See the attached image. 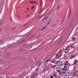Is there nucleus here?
<instances>
[{
  "mask_svg": "<svg viewBox=\"0 0 78 78\" xmlns=\"http://www.w3.org/2000/svg\"><path fill=\"white\" fill-rule=\"evenodd\" d=\"M75 47H76V46H75V45L73 44L71 45V48H75Z\"/></svg>",
  "mask_w": 78,
  "mask_h": 78,
  "instance_id": "1",
  "label": "nucleus"
},
{
  "mask_svg": "<svg viewBox=\"0 0 78 78\" xmlns=\"http://www.w3.org/2000/svg\"><path fill=\"white\" fill-rule=\"evenodd\" d=\"M67 69V67H64V68L62 69V71H66Z\"/></svg>",
  "mask_w": 78,
  "mask_h": 78,
  "instance_id": "2",
  "label": "nucleus"
},
{
  "mask_svg": "<svg viewBox=\"0 0 78 78\" xmlns=\"http://www.w3.org/2000/svg\"><path fill=\"white\" fill-rule=\"evenodd\" d=\"M58 62V61H55V60L53 61H51V62H52V63H54V64H57Z\"/></svg>",
  "mask_w": 78,
  "mask_h": 78,
  "instance_id": "3",
  "label": "nucleus"
},
{
  "mask_svg": "<svg viewBox=\"0 0 78 78\" xmlns=\"http://www.w3.org/2000/svg\"><path fill=\"white\" fill-rule=\"evenodd\" d=\"M48 69V67L46 66L44 68V71H46V70H47Z\"/></svg>",
  "mask_w": 78,
  "mask_h": 78,
  "instance_id": "4",
  "label": "nucleus"
},
{
  "mask_svg": "<svg viewBox=\"0 0 78 78\" xmlns=\"http://www.w3.org/2000/svg\"><path fill=\"white\" fill-rule=\"evenodd\" d=\"M41 64V62H39L36 63V65L37 66H39Z\"/></svg>",
  "mask_w": 78,
  "mask_h": 78,
  "instance_id": "5",
  "label": "nucleus"
},
{
  "mask_svg": "<svg viewBox=\"0 0 78 78\" xmlns=\"http://www.w3.org/2000/svg\"><path fill=\"white\" fill-rule=\"evenodd\" d=\"M78 71H77L75 73H74V76H78Z\"/></svg>",
  "mask_w": 78,
  "mask_h": 78,
  "instance_id": "6",
  "label": "nucleus"
},
{
  "mask_svg": "<svg viewBox=\"0 0 78 78\" xmlns=\"http://www.w3.org/2000/svg\"><path fill=\"white\" fill-rule=\"evenodd\" d=\"M61 54H60V56H59V55H56V56H55V58H56L57 59V58H60V57H61Z\"/></svg>",
  "mask_w": 78,
  "mask_h": 78,
  "instance_id": "7",
  "label": "nucleus"
},
{
  "mask_svg": "<svg viewBox=\"0 0 78 78\" xmlns=\"http://www.w3.org/2000/svg\"><path fill=\"white\" fill-rule=\"evenodd\" d=\"M74 58H75V56L74 55H72L71 57H70V59H72Z\"/></svg>",
  "mask_w": 78,
  "mask_h": 78,
  "instance_id": "8",
  "label": "nucleus"
},
{
  "mask_svg": "<svg viewBox=\"0 0 78 78\" xmlns=\"http://www.w3.org/2000/svg\"><path fill=\"white\" fill-rule=\"evenodd\" d=\"M58 66H61L62 64V62H58Z\"/></svg>",
  "mask_w": 78,
  "mask_h": 78,
  "instance_id": "9",
  "label": "nucleus"
},
{
  "mask_svg": "<svg viewBox=\"0 0 78 78\" xmlns=\"http://www.w3.org/2000/svg\"><path fill=\"white\" fill-rule=\"evenodd\" d=\"M56 70L57 72H59L61 71V69H59V68H56Z\"/></svg>",
  "mask_w": 78,
  "mask_h": 78,
  "instance_id": "10",
  "label": "nucleus"
},
{
  "mask_svg": "<svg viewBox=\"0 0 78 78\" xmlns=\"http://www.w3.org/2000/svg\"><path fill=\"white\" fill-rule=\"evenodd\" d=\"M65 52L66 53H67L69 52V50L66 49L65 51Z\"/></svg>",
  "mask_w": 78,
  "mask_h": 78,
  "instance_id": "11",
  "label": "nucleus"
},
{
  "mask_svg": "<svg viewBox=\"0 0 78 78\" xmlns=\"http://www.w3.org/2000/svg\"><path fill=\"white\" fill-rule=\"evenodd\" d=\"M74 61H75L74 62V63H73V65H74V64H76V63H77V61H76V60H74Z\"/></svg>",
  "mask_w": 78,
  "mask_h": 78,
  "instance_id": "12",
  "label": "nucleus"
},
{
  "mask_svg": "<svg viewBox=\"0 0 78 78\" xmlns=\"http://www.w3.org/2000/svg\"><path fill=\"white\" fill-rule=\"evenodd\" d=\"M69 78V76L68 75H66L64 76V78Z\"/></svg>",
  "mask_w": 78,
  "mask_h": 78,
  "instance_id": "13",
  "label": "nucleus"
},
{
  "mask_svg": "<svg viewBox=\"0 0 78 78\" xmlns=\"http://www.w3.org/2000/svg\"><path fill=\"white\" fill-rule=\"evenodd\" d=\"M56 65H52L51 66V68H55V67H56Z\"/></svg>",
  "mask_w": 78,
  "mask_h": 78,
  "instance_id": "14",
  "label": "nucleus"
},
{
  "mask_svg": "<svg viewBox=\"0 0 78 78\" xmlns=\"http://www.w3.org/2000/svg\"><path fill=\"white\" fill-rule=\"evenodd\" d=\"M37 74V73H34L32 75H33V76H36V75Z\"/></svg>",
  "mask_w": 78,
  "mask_h": 78,
  "instance_id": "15",
  "label": "nucleus"
},
{
  "mask_svg": "<svg viewBox=\"0 0 78 78\" xmlns=\"http://www.w3.org/2000/svg\"><path fill=\"white\" fill-rule=\"evenodd\" d=\"M48 61H50V59H48L47 60H46L45 61V63H47V62H48Z\"/></svg>",
  "mask_w": 78,
  "mask_h": 78,
  "instance_id": "16",
  "label": "nucleus"
},
{
  "mask_svg": "<svg viewBox=\"0 0 78 78\" xmlns=\"http://www.w3.org/2000/svg\"><path fill=\"white\" fill-rule=\"evenodd\" d=\"M67 58H68V57H67V56H65L64 57V59H67Z\"/></svg>",
  "mask_w": 78,
  "mask_h": 78,
  "instance_id": "17",
  "label": "nucleus"
},
{
  "mask_svg": "<svg viewBox=\"0 0 78 78\" xmlns=\"http://www.w3.org/2000/svg\"><path fill=\"white\" fill-rule=\"evenodd\" d=\"M57 76V74H56L55 73L54 74V77H56Z\"/></svg>",
  "mask_w": 78,
  "mask_h": 78,
  "instance_id": "18",
  "label": "nucleus"
},
{
  "mask_svg": "<svg viewBox=\"0 0 78 78\" xmlns=\"http://www.w3.org/2000/svg\"><path fill=\"white\" fill-rule=\"evenodd\" d=\"M75 39H76V38L75 37H74L71 39V40H72V41H73V40H75Z\"/></svg>",
  "mask_w": 78,
  "mask_h": 78,
  "instance_id": "19",
  "label": "nucleus"
},
{
  "mask_svg": "<svg viewBox=\"0 0 78 78\" xmlns=\"http://www.w3.org/2000/svg\"><path fill=\"white\" fill-rule=\"evenodd\" d=\"M59 7H60L59 5H58V6L57 7V10H58V9H59Z\"/></svg>",
  "mask_w": 78,
  "mask_h": 78,
  "instance_id": "20",
  "label": "nucleus"
},
{
  "mask_svg": "<svg viewBox=\"0 0 78 78\" xmlns=\"http://www.w3.org/2000/svg\"><path fill=\"white\" fill-rule=\"evenodd\" d=\"M38 70H39V69L38 68H37L35 69V72H37V71H38Z\"/></svg>",
  "mask_w": 78,
  "mask_h": 78,
  "instance_id": "21",
  "label": "nucleus"
},
{
  "mask_svg": "<svg viewBox=\"0 0 78 78\" xmlns=\"http://www.w3.org/2000/svg\"><path fill=\"white\" fill-rule=\"evenodd\" d=\"M67 65H66V64H65L64 65V67H67Z\"/></svg>",
  "mask_w": 78,
  "mask_h": 78,
  "instance_id": "22",
  "label": "nucleus"
},
{
  "mask_svg": "<svg viewBox=\"0 0 78 78\" xmlns=\"http://www.w3.org/2000/svg\"><path fill=\"white\" fill-rule=\"evenodd\" d=\"M47 27L46 26L44 27L42 29H41V30H44V29H45V28L46 27Z\"/></svg>",
  "mask_w": 78,
  "mask_h": 78,
  "instance_id": "23",
  "label": "nucleus"
},
{
  "mask_svg": "<svg viewBox=\"0 0 78 78\" xmlns=\"http://www.w3.org/2000/svg\"><path fill=\"white\" fill-rule=\"evenodd\" d=\"M66 64L67 65V66H68V65H69V62H67Z\"/></svg>",
  "mask_w": 78,
  "mask_h": 78,
  "instance_id": "24",
  "label": "nucleus"
},
{
  "mask_svg": "<svg viewBox=\"0 0 78 78\" xmlns=\"http://www.w3.org/2000/svg\"><path fill=\"white\" fill-rule=\"evenodd\" d=\"M44 14H43L39 18V19H41V17H43V16H44Z\"/></svg>",
  "mask_w": 78,
  "mask_h": 78,
  "instance_id": "25",
  "label": "nucleus"
},
{
  "mask_svg": "<svg viewBox=\"0 0 78 78\" xmlns=\"http://www.w3.org/2000/svg\"><path fill=\"white\" fill-rule=\"evenodd\" d=\"M34 76H33V75H32L30 77V78H34Z\"/></svg>",
  "mask_w": 78,
  "mask_h": 78,
  "instance_id": "26",
  "label": "nucleus"
},
{
  "mask_svg": "<svg viewBox=\"0 0 78 78\" xmlns=\"http://www.w3.org/2000/svg\"><path fill=\"white\" fill-rule=\"evenodd\" d=\"M62 72H61V71H60V72H59V73L60 75H61V74H62Z\"/></svg>",
  "mask_w": 78,
  "mask_h": 78,
  "instance_id": "27",
  "label": "nucleus"
},
{
  "mask_svg": "<svg viewBox=\"0 0 78 78\" xmlns=\"http://www.w3.org/2000/svg\"><path fill=\"white\" fill-rule=\"evenodd\" d=\"M34 6H32V7L31 8V9H34Z\"/></svg>",
  "mask_w": 78,
  "mask_h": 78,
  "instance_id": "28",
  "label": "nucleus"
},
{
  "mask_svg": "<svg viewBox=\"0 0 78 78\" xmlns=\"http://www.w3.org/2000/svg\"><path fill=\"white\" fill-rule=\"evenodd\" d=\"M50 78H53V76L52 75H51Z\"/></svg>",
  "mask_w": 78,
  "mask_h": 78,
  "instance_id": "29",
  "label": "nucleus"
},
{
  "mask_svg": "<svg viewBox=\"0 0 78 78\" xmlns=\"http://www.w3.org/2000/svg\"><path fill=\"white\" fill-rule=\"evenodd\" d=\"M27 17H30V15H28L27 16Z\"/></svg>",
  "mask_w": 78,
  "mask_h": 78,
  "instance_id": "30",
  "label": "nucleus"
},
{
  "mask_svg": "<svg viewBox=\"0 0 78 78\" xmlns=\"http://www.w3.org/2000/svg\"><path fill=\"white\" fill-rule=\"evenodd\" d=\"M27 10H30V9H29V8H28V7H27Z\"/></svg>",
  "mask_w": 78,
  "mask_h": 78,
  "instance_id": "31",
  "label": "nucleus"
},
{
  "mask_svg": "<svg viewBox=\"0 0 78 78\" xmlns=\"http://www.w3.org/2000/svg\"><path fill=\"white\" fill-rule=\"evenodd\" d=\"M47 18H48V17L47 16L46 18H45V20H46V19H47Z\"/></svg>",
  "mask_w": 78,
  "mask_h": 78,
  "instance_id": "32",
  "label": "nucleus"
},
{
  "mask_svg": "<svg viewBox=\"0 0 78 78\" xmlns=\"http://www.w3.org/2000/svg\"><path fill=\"white\" fill-rule=\"evenodd\" d=\"M30 3H33V2H30Z\"/></svg>",
  "mask_w": 78,
  "mask_h": 78,
  "instance_id": "33",
  "label": "nucleus"
},
{
  "mask_svg": "<svg viewBox=\"0 0 78 78\" xmlns=\"http://www.w3.org/2000/svg\"><path fill=\"white\" fill-rule=\"evenodd\" d=\"M34 3H36V1H34Z\"/></svg>",
  "mask_w": 78,
  "mask_h": 78,
  "instance_id": "34",
  "label": "nucleus"
},
{
  "mask_svg": "<svg viewBox=\"0 0 78 78\" xmlns=\"http://www.w3.org/2000/svg\"><path fill=\"white\" fill-rule=\"evenodd\" d=\"M42 1L41 0L40 1V3H41Z\"/></svg>",
  "mask_w": 78,
  "mask_h": 78,
  "instance_id": "35",
  "label": "nucleus"
},
{
  "mask_svg": "<svg viewBox=\"0 0 78 78\" xmlns=\"http://www.w3.org/2000/svg\"><path fill=\"white\" fill-rule=\"evenodd\" d=\"M50 23V22H48V24Z\"/></svg>",
  "mask_w": 78,
  "mask_h": 78,
  "instance_id": "36",
  "label": "nucleus"
},
{
  "mask_svg": "<svg viewBox=\"0 0 78 78\" xmlns=\"http://www.w3.org/2000/svg\"><path fill=\"white\" fill-rule=\"evenodd\" d=\"M70 47H71V45L70 46H69V47H68V48H70Z\"/></svg>",
  "mask_w": 78,
  "mask_h": 78,
  "instance_id": "37",
  "label": "nucleus"
},
{
  "mask_svg": "<svg viewBox=\"0 0 78 78\" xmlns=\"http://www.w3.org/2000/svg\"><path fill=\"white\" fill-rule=\"evenodd\" d=\"M57 36H56V37H55L54 39H55V38H56V37H57Z\"/></svg>",
  "mask_w": 78,
  "mask_h": 78,
  "instance_id": "38",
  "label": "nucleus"
},
{
  "mask_svg": "<svg viewBox=\"0 0 78 78\" xmlns=\"http://www.w3.org/2000/svg\"><path fill=\"white\" fill-rule=\"evenodd\" d=\"M71 14V12H69V14Z\"/></svg>",
  "mask_w": 78,
  "mask_h": 78,
  "instance_id": "39",
  "label": "nucleus"
},
{
  "mask_svg": "<svg viewBox=\"0 0 78 78\" xmlns=\"http://www.w3.org/2000/svg\"><path fill=\"white\" fill-rule=\"evenodd\" d=\"M11 19H12L11 18H10V20H11V21L12 20H11Z\"/></svg>",
  "mask_w": 78,
  "mask_h": 78,
  "instance_id": "40",
  "label": "nucleus"
},
{
  "mask_svg": "<svg viewBox=\"0 0 78 78\" xmlns=\"http://www.w3.org/2000/svg\"><path fill=\"white\" fill-rule=\"evenodd\" d=\"M41 3H40V5H41Z\"/></svg>",
  "mask_w": 78,
  "mask_h": 78,
  "instance_id": "41",
  "label": "nucleus"
},
{
  "mask_svg": "<svg viewBox=\"0 0 78 78\" xmlns=\"http://www.w3.org/2000/svg\"><path fill=\"white\" fill-rule=\"evenodd\" d=\"M44 18L43 19V20H44Z\"/></svg>",
  "mask_w": 78,
  "mask_h": 78,
  "instance_id": "42",
  "label": "nucleus"
},
{
  "mask_svg": "<svg viewBox=\"0 0 78 78\" xmlns=\"http://www.w3.org/2000/svg\"><path fill=\"white\" fill-rule=\"evenodd\" d=\"M77 51H78V49L77 50Z\"/></svg>",
  "mask_w": 78,
  "mask_h": 78,
  "instance_id": "43",
  "label": "nucleus"
},
{
  "mask_svg": "<svg viewBox=\"0 0 78 78\" xmlns=\"http://www.w3.org/2000/svg\"><path fill=\"white\" fill-rule=\"evenodd\" d=\"M55 1H56V0H55Z\"/></svg>",
  "mask_w": 78,
  "mask_h": 78,
  "instance_id": "44",
  "label": "nucleus"
}]
</instances>
